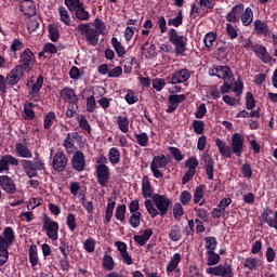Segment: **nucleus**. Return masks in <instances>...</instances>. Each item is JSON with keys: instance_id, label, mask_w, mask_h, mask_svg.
<instances>
[{"instance_id": "nucleus-13", "label": "nucleus", "mask_w": 277, "mask_h": 277, "mask_svg": "<svg viewBox=\"0 0 277 277\" xmlns=\"http://www.w3.org/2000/svg\"><path fill=\"white\" fill-rule=\"evenodd\" d=\"M63 101L69 105H79V96L75 92V89L66 87L60 92Z\"/></svg>"}, {"instance_id": "nucleus-45", "label": "nucleus", "mask_w": 277, "mask_h": 277, "mask_svg": "<svg viewBox=\"0 0 277 277\" xmlns=\"http://www.w3.org/2000/svg\"><path fill=\"white\" fill-rule=\"evenodd\" d=\"M215 40H217V34H215L214 31H210L205 35L203 44L207 49H212Z\"/></svg>"}, {"instance_id": "nucleus-42", "label": "nucleus", "mask_w": 277, "mask_h": 277, "mask_svg": "<svg viewBox=\"0 0 277 277\" xmlns=\"http://www.w3.org/2000/svg\"><path fill=\"white\" fill-rule=\"evenodd\" d=\"M28 256L31 267H36L38 265V246L31 245L28 250Z\"/></svg>"}, {"instance_id": "nucleus-1", "label": "nucleus", "mask_w": 277, "mask_h": 277, "mask_svg": "<svg viewBox=\"0 0 277 277\" xmlns=\"http://www.w3.org/2000/svg\"><path fill=\"white\" fill-rule=\"evenodd\" d=\"M36 54H34V51H31L29 48H26L23 52L19 53V64L16 66L23 69L24 72H31L36 66Z\"/></svg>"}, {"instance_id": "nucleus-56", "label": "nucleus", "mask_w": 277, "mask_h": 277, "mask_svg": "<svg viewBox=\"0 0 277 277\" xmlns=\"http://www.w3.org/2000/svg\"><path fill=\"white\" fill-rule=\"evenodd\" d=\"M185 215V210L183 209V205H181L180 202L175 203L173 206V217L174 220H177L180 222V220H182V217Z\"/></svg>"}, {"instance_id": "nucleus-4", "label": "nucleus", "mask_w": 277, "mask_h": 277, "mask_svg": "<svg viewBox=\"0 0 277 277\" xmlns=\"http://www.w3.org/2000/svg\"><path fill=\"white\" fill-rule=\"evenodd\" d=\"M151 198L161 217L168 215V211H170V206L172 205V200H170V198H168L166 195H159V194L154 195Z\"/></svg>"}, {"instance_id": "nucleus-10", "label": "nucleus", "mask_w": 277, "mask_h": 277, "mask_svg": "<svg viewBox=\"0 0 277 277\" xmlns=\"http://www.w3.org/2000/svg\"><path fill=\"white\" fill-rule=\"evenodd\" d=\"M16 239V235L14 234V228L8 226L3 229L2 236L0 235V248H10L13 246Z\"/></svg>"}, {"instance_id": "nucleus-46", "label": "nucleus", "mask_w": 277, "mask_h": 277, "mask_svg": "<svg viewBox=\"0 0 277 277\" xmlns=\"http://www.w3.org/2000/svg\"><path fill=\"white\" fill-rule=\"evenodd\" d=\"M58 14L61 23L70 27V14H68V10L65 6H58Z\"/></svg>"}, {"instance_id": "nucleus-48", "label": "nucleus", "mask_w": 277, "mask_h": 277, "mask_svg": "<svg viewBox=\"0 0 277 277\" xmlns=\"http://www.w3.org/2000/svg\"><path fill=\"white\" fill-rule=\"evenodd\" d=\"M207 265L209 267L217 265V263H220V254L215 253V251H207Z\"/></svg>"}, {"instance_id": "nucleus-6", "label": "nucleus", "mask_w": 277, "mask_h": 277, "mask_svg": "<svg viewBox=\"0 0 277 277\" xmlns=\"http://www.w3.org/2000/svg\"><path fill=\"white\" fill-rule=\"evenodd\" d=\"M192 77V71L187 68L175 70L172 74L171 78H167L168 83H171L172 85H177V83H185V81H189Z\"/></svg>"}, {"instance_id": "nucleus-58", "label": "nucleus", "mask_w": 277, "mask_h": 277, "mask_svg": "<svg viewBox=\"0 0 277 277\" xmlns=\"http://www.w3.org/2000/svg\"><path fill=\"white\" fill-rule=\"evenodd\" d=\"M10 248L9 247H0V267H3L5 263H8L10 259Z\"/></svg>"}, {"instance_id": "nucleus-14", "label": "nucleus", "mask_w": 277, "mask_h": 277, "mask_svg": "<svg viewBox=\"0 0 277 277\" xmlns=\"http://www.w3.org/2000/svg\"><path fill=\"white\" fill-rule=\"evenodd\" d=\"M71 167L76 172H83L85 170V155L81 150L74 153L71 157Z\"/></svg>"}, {"instance_id": "nucleus-20", "label": "nucleus", "mask_w": 277, "mask_h": 277, "mask_svg": "<svg viewBox=\"0 0 277 277\" xmlns=\"http://www.w3.org/2000/svg\"><path fill=\"white\" fill-rule=\"evenodd\" d=\"M0 187L6 194H16V184L14 183V180L8 175H0Z\"/></svg>"}, {"instance_id": "nucleus-39", "label": "nucleus", "mask_w": 277, "mask_h": 277, "mask_svg": "<svg viewBox=\"0 0 277 277\" xmlns=\"http://www.w3.org/2000/svg\"><path fill=\"white\" fill-rule=\"evenodd\" d=\"M206 163V174L209 181H213V172H214V166L215 162L213 161L212 157H206L205 158Z\"/></svg>"}, {"instance_id": "nucleus-23", "label": "nucleus", "mask_w": 277, "mask_h": 277, "mask_svg": "<svg viewBox=\"0 0 277 277\" xmlns=\"http://www.w3.org/2000/svg\"><path fill=\"white\" fill-rule=\"evenodd\" d=\"M272 215V210L266 208L264 209L262 213V219L269 228H275L277 230V210L274 212V219L271 216Z\"/></svg>"}, {"instance_id": "nucleus-7", "label": "nucleus", "mask_w": 277, "mask_h": 277, "mask_svg": "<svg viewBox=\"0 0 277 277\" xmlns=\"http://www.w3.org/2000/svg\"><path fill=\"white\" fill-rule=\"evenodd\" d=\"M95 172L98 185H101V187H107L110 179L109 167H107V164H97Z\"/></svg>"}, {"instance_id": "nucleus-19", "label": "nucleus", "mask_w": 277, "mask_h": 277, "mask_svg": "<svg viewBox=\"0 0 277 277\" xmlns=\"http://www.w3.org/2000/svg\"><path fill=\"white\" fill-rule=\"evenodd\" d=\"M25 70L21 69L17 65L6 75L8 85H16L21 79H23Z\"/></svg>"}, {"instance_id": "nucleus-16", "label": "nucleus", "mask_w": 277, "mask_h": 277, "mask_svg": "<svg viewBox=\"0 0 277 277\" xmlns=\"http://www.w3.org/2000/svg\"><path fill=\"white\" fill-rule=\"evenodd\" d=\"M211 77H217L219 79H223V81H230L233 79V69L226 65H216L215 72L211 74Z\"/></svg>"}, {"instance_id": "nucleus-44", "label": "nucleus", "mask_w": 277, "mask_h": 277, "mask_svg": "<svg viewBox=\"0 0 277 277\" xmlns=\"http://www.w3.org/2000/svg\"><path fill=\"white\" fill-rule=\"evenodd\" d=\"M55 120H57V115H55V111L48 113L43 119V128L45 130L51 129V127H53Z\"/></svg>"}, {"instance_id": "nucleus-33", "label": "nucleus", "mask_w": 277, "mask_h": 277, "mask_svg": "<svg viewBox=\"0 0 277 277\" xmlns=\"http://www.w3.org/2000/svg\"><path fill=\"white\" fill-rule=\"evenodd\" d=\"M115 217L116 220H118V222H121V224H127V206L126 205H119L116 208Z\"/></svg>"}, {"instance_id": "nucleus-27", "label": "nucleus", "mask_w": 277, "mask_h": 277, "mask_svg": "<svg viewBox=\"0 0 277 277\" xmlns=\"http://www.w3.org/2000/svg\"><path fill=\"white\" fill-rule=\"evenodd\" d=\"M153 185L148 175H144L142 179V196L143 198H153Z\"/></svg>"}, {"instance_id": "nucleus-2", "label": "nucleus", "mask_w": 277, "mask_h": 277, "mask_svg": "<svg viewBox=\"0 0 277 277\" xmlns=\"http://www.w3.org/2000/svg\"><path fill=\"white\" fill-rule=\"evenodd\" d=\"M168 37L170 42H172L175 47V55L185 56V53H187V43L185 42V37L180 36L179 31H176L174 28L169 29Z\"/></svg>"}, {"instance_id": "nucleus-17", "label": "nucleus", "mask_w": 277, "mask_h": 277, "mask_svg": "<svg viewBox=\"0 0 277 277\" xmlns=\"http://www.w3.org/2000/svg\"><path fill=\"white\" fill-rule=\"evenodd\" d=\"M10 166H18V158L12 155H4L0 158V174L10 172Z\"/></svg>"}, {"instance_id": "nucleus-50", "label": "nucleus", "mask_w": 277, "mask_h": 277, "mask_svg": "<svg viewBox=\"0 0 277 277\" xmlns=\"http://www.w3.org/2000/svg\"><path fill=\"white\" fill-rule=\"evenodd\" d=\"M205 241L207 252H214V250L217 248V239L213 236H209L205 238Z\"/></svg>"}, {"instance_id": "nucleus-38", "label": "nucleus", "mask_w": 277, "mask_h": 277, "mask_svg": "<svg viewBox=\"0 0 277 277\" xmlns=\"http://www.w3.org/2000/svg\"><path fill=\"white\" fill-rule=\"evenodd\" d=\"M74 18H77V21H90V12L85 10V4H82L74 12Z\"/></svg>"}, {"instance_id": "nucleus-47", "label": "nucleus", "mask_w": 277, "mask_h": 277, "mask_svg": "<svg viewBox=\"0 0 277 277\" xmlns=\"http://www.w3.org/2000/svg\"><path fill=\"white\" fill-rule=\"evenodd\" d=\"M142 222H144V219L142 217V213H131L129 217V224L132 228L140 227Z\"/></svg>"}, {"instance_id": "nucleus-9", "label": "nucleus", "mask_w": 277, "mask_h": 277, "mask_svg": "<svg viewBox=\"0 0 277 277\" xmlns=\"http://www.w3.org/2000/svg\"><path fill=\"white\" fill-rule=\"evenodd\" d=\"M243 135L240 133H234L232 135V142H230V148H232V154L236 155V157H241L243 155Z\"/></svg>"}, {"instance_id": "nucleus-22", "label": "nucleus", "mask_w": 277, "mask_h": 277, "mask_svg": "<svg viewBox=\"0 0 277 277\" xmlns=\"http://www.w3.org/2000/svg\"><path fill=\"white\" fill-rule=\"evenodd\" d=\"M19 8L25 16H36V2L34 0H23Z\"/></svg>"}, {"instance_id": "nucleus-49", "label": "nucleus", "mask_w": 277, "mask_h": 277, "mask_svg": "<svg viewBox=\"0 0 277 277\" xmlns=\"http://www.w3.org/2000/svg\"><path fill=\"white\" fill-rule=\"evenodd\" d=\"M117 124L121 133H129V117L119 116L117 119Z\"/></svg>"}, {"instance_id": "nucleus-24", "label": "nucleus", "mask_w": 277, "mask_h": 277, "mask_svg": "<svg viewBox=\"0 0 277 277\" xmlns=\"http://www.w3.org/2000/svg\"><path fill=\"white\" fill-rule=\"evenodd\" d=\"M215 145L219 148V153L222 157H225V159H230L233 157V149L226 142L222 141V138L215 140Z\"/></svg>"}, {"instance_id": "nucleus-32", "label": "nucleus", "mask_w": 277, "mask_h": 277, "mask_svg": "<svg viewBox=\"0 0 277 277\" xmlns=\"http://www.w3.org/2000/svg\"><path fill=\"white\" fill-rule=\"evenodd\" d=\"M110 42L118 57H124V55H127V50L124 49V45H122V43L118 41V38L113 37Z\"/></svg>"}, {"instance_id": "nucleus-55", "label": "nucleus", "mask_w": 277, "mask_h": 277, "mask_svg": "<svg viewBox=\"0 0 277 277\" xmlns=\"http://www.w3.org/2000/svg\"><path fill=\"white\" fill-rule=\"evenodd\" d=\"M169 27H181L183 25V11L180 10L174 18L168 21Z\"/></svg>"}, {"instance_id": "nucleus-21", "label": "nucleus", "mask_w": 277, "mask_h": 277, "mask_svg": "<svg viewBox=\"0 0 277 277\" xmlns=\"http://www.w3.org/2000/svg\"><path fill=\"white\" fill-rule=\"evenodd\" d=\"M253 31L256 34V36H272L269 25H267V23L263 22L262 19H255L253 22Z\"/></svg>"}, {"instance_id": "nucleus-40", "label": "nucleus", "mask_w": 277, "mask_h": 277, "mask_svg": "<svg viewBox=\"0 0 277 277\" xmlns=\"http://www.w3.org/2000/svg\"><path fill=\"white\" fill-rule=\"evenodd\" d=\"M76 121L78 122L79 128L82 131H85V133H89V134L92 133V127L90 126V122L83 115H78L76 117Z\"/></svg>"}, {"instance_id": "nucleus-35", "label": "nucleus", "mask_w": 277, "mask_h": 277, "mask_svg": "<svg viewBox=\"0 0 277 277\" xmlns=\"http://www.w3.org/2000/svg\"><path fill=\"white\" fill-rule=\"evenodd\" d=\"M108 161L111 163V166H118V163H120V149L117 147H111L108 150Z\"/></svg>"}, {"instance_id": "nucleus-3", "label": "nucleus", "mask_w": 277, "mask_h": 277, "mask_svg": "<svg viewBox=\"0 0 277 277\" xmlns=\"http://www.w3.org/2000/svg\"><path fill=\"white\" fill-rule=\"evenodd\" d=\"M42 228L47 232V237L52 239V241H57L60 224L53 221L48 214H43Z\"/></svg>"}, {"instance_id": "nucleus-15", "label": "nucleus", "mask_w": 277, "mask_h": 277, "mask_svg": "<svg viewBox=\"0 0 277 277\" xmlns=\"http://www.w3.org/2000/svg\"><path fill=\"white\" fill-rule=\"evenodd\" d=\"M185 101V94H173L168 97L167 114H174L175 109H179V105Z\"/></svg>"}, {"instance_id": "nucleus-5", "label": "nucleus", "mask_w": 277, "mask_h": 277, "mask_svg": "<svg viewBox=\"0 0 277 277\" xmlns=\"http://www.w3.org/2000/svg\"><path fill=\"white\" fill-rule=\"evenodd\" d=\"M24 171L28 179H34L38 176V171L44 170V162L42 160L31 161V160H22Z\"/></svg>"}, {"instance_id": "nucleus-30", "label": "nucleus", "mask_w": 277, "mask_h": 277, "mask_svg": "<svg viewBox=\"0 0 277 277\" xmlns=\"http://www.w3.org/2000/svg\"><path fill=\"white\" fill-rule=\"evenodd\" d=\"M24 47L25 45L23 44V41H21V39L18 38L13 39L11 47L9 49L10 57L16 58V52L23 51Z\"/></svg>"}, {"instance_id": "nucleus-37", "label": "nucleus", "mask_w": 277, "mask_h": 277, "mask_svg": "<svg viewBox=\"0 0 277 277\" xmlns=\"http://www.w3.org/2000/svg\"><path fill=\"white\" fill-rule=\"evenodd\" d=\"M98 32H96V29L91 28L90 31H88L84 36L85 41L88 44H91V47H96L98 44Z\"/></svg>"}, {"instance_id": "nucleus-34", "label": "nucleus", "mask_w": 277, "mask_h": 277, "mask_svg": "<svg viewBox=\"0 0 277 277\" xmlns=\"http://www.w3.org/2000/svg\"><path fill=\"white\" fill-rule=\"evenodd\" d=\"M42 85H44V77L40 75L38 76L36 82L32 84L29 91V95L37 96V94H40V90H42Z\"/></svg>"}, {"instance_id": "nucleus-25", "label": "nucleus", "mask_w": 277, "mask_h": 277, "mask_svg": "<svg viewBox=\"0 0 277 277\" xmlns=\"http://www.w3.org/2000/svg\"><path fill=\"white\" fill-rule=\"evenodd\" d=\"M254 22V11H252V8L248 6L242 10V14L240 17V23L242 27H250L252 23Z\"/></svg>"}, {"instance_id": "nucleus-51", "label": "nucleus", "mask_w": 277, "mask_h": 277, "mask_svg": "<svg viewBox=\"0 0 277 277\" xmlns=\"http://www.w3.org/2000/svg\"><path fill=\"white\" fill-rule=\"evenodd\" d=\"M236 118H261V110H252L251 113H248L246 109L240 110Z\"/></svg>"}, {"instance_id": "nucleus-11", "label": "nucleus", "mask_w": 277, "mask_h": 277, "mask_svg": "<svg viewBox=\"0 0 277 277\" xmlns=\"http://www.w3.org/2000/svg\"><path fill=\"white\" fill-rule=\"evenodd\" d=\"M68 166V158H66V155L64 151H57L52 161V167L56 172H64L66 170V167Z\"/></svg>"}, {"instance_id": "nucleus-8", "label": "nucleus", "mask_w": 277, "mask_h": 277, "mask_svg": "<svg viewBox=\"0 0 277 277\" xmlns=\"http://www.w3.org/2000/svg\"><path fill=\"white\" fill-rule=\"evenodd\" d=\"M206 273L211 275V276H221V277H226L235 274L233 273V266L228 264H220L214 267H208L206 269Z\"/></svg>"}, {"instance_id": "nucleus-53", "label": "nucleus", "mask_w": 277, "mask_h": 277, "mask_svg": "<svg viewBox=\"0 0 277 277\" xmlns=\"http://www.w3.org/2000/svg\"><path fill=\"white\" fill-rule=\"evenodd\" d=\"M135 140L138 146L146 148V146H148V142L150 138L148 137V133L142 132L141 134H135Z\"/></svg>"}, {"instance_id": "nucleus-12", "label": "nucleus", "mask_w": 277, "mask_h": 277, "mask_svg": "<svg viewBox=\"0 0 277 277\" xmlns=\"http://www.w3.org/2000/svg\"><path fill=\"white\" fill-rule=\"evenodd\" d=\"M246 5L243 3H238L234 5L230 12L225 16L227 23H239L241 21V14Z\"/></svg>"}, {"instance_id": "nucleus-61", "label": "nucleus", "mask_w": 277, "mask_h": 277, "mask_svg": "<svg viewBox=\"0 0 277 277\" xmlns=\"http://www.w3.org/2000/svg\"><path fill=\"white\" fill-rule=\"evenodd\" d=\"M66 224L70 233H75L77 228V216L74 213H69L66 219Z\"/></svg>"}, {"instance_id": "nucleus-31", "label": "nucleus", "mask_w": 277, "mask_h": 277, "mask_svg": "<svg viewBox=\"0 0 277 277\" xmlns=\"http://www.w3.org/2000/svg\"><path fill=\"white\" fill-rule=\"evenodd\" d=\"M170 163L166 155L155 156L150 162L151 168H166Z\"/></svg>"}, {"instance_id": "nucleus-60", "label": "nucleus", "mask_w": 277, "mask_h": 277, "mask_svg": "<svg viewBox=\"0 0 277 277\" xmlns=\"http://www.w3.org/2000/svg\"><path fill=\"white\" fill-rule=\"evenodd\" d=\"M145 209L147 210V212L149 213V215H151L153 219L157 217V215L159 214V210L153 206V201L150 199H147L145 202Z\"/></svg>"}, {"instance_id": "nucleus-26", "label": "nucleus", "mask_w": 277, "mask_h": 277, "mask_svg": "<svg viewBox=\"0 0 277 277\" xmlns=\"http://www.w3.org/2000/svg\"><path fill=\"white\" fill-rule=\"evenodd\" d=\"M245 269H249V272H255L258 267L263 265V261L259 258L249 256L243 261Z\"/></svg>"}, {"instance_id": "nucleus-64", "label": "nucleus", "mask_w": 277, "mask_h": 277, "mask_svg": "<svg viewBox=\"0 0 277 277\" xmlns=\"http://www.w3.org/2000/svg\"><path fill=\"white\" fill-rule=\"evenodd\" d=\"M170 155H172L173 159L176 161H183L185 159V155L179 149V147H169Z\"/></svg>"}, {"instance_id": "nucleus-41", "label": "nucleus", "mask_w": 277, "mask_h": 277, "mask_svg": "<svg viewBox=\"0 0 277 277\" xmlns=\"http://www.w3.org/2000/svg\"><path fill=\"white\" fill-rule=\"evenodd\" d=\"M179 263H181V253H174L167 265V274H172L179 267Z\"/></svg>"}, {"instance_id": "nucleus-59", "label": "nucleus", "mask_w": 277, "mask_h": 277, "mask_svg": "<svg viewBox=\"0 0 277 277\" xmlns=\"http://www.w3.org/2000/svg\"><path fill=\"white\" fill-rule=\"evenodd\" d=\"M102 265H103L104 269H106L107 272L114 271V265H115L114 258H111V255H109V254H105L103 256Z\"/></svg>"}, {"instance_id": "nucleus-57", "label": "nucleus", "mask_w": 277, "mask_h": 277, "mask_svg": "<svg viewBox=\"0 0 277 277\" xmlns=\"http://www.w3.org/2000/svg\"><path fill=\"white\" fill-rule=\"evenodd\" d=\"M202 198H205V185L200 184L195 188V192H194L195 205H198Z\"/></svg>"}, {"instance_id": "nucleus-18", "label": "nucleus", "mask_w": 277, "mask_h": 277, "mask_svg": "<svg viewBox=\"0 0 277 277\" xmlns=\"http://www.w3.org/2000/svg\"><path fill=\"white\" fill-rule=\"evenodd\" d=\"M253 53L261 60V62H263V64H272V55L267 52L265 45L255 44L253 47Z\"/></svg>"}, {"instance_id": "nucleus-43", "label": "nucleus", "mask_w": 277, "mask_h": 277, "mask_svg": "<svg viewBox=\"0 0 277 277\" xmlns=\"http://www.w3.org/2000/svg\"><path fill=\"white\" fill-rule=\"evenodd\" d=\"M48 32H49V38L52 42H57L60 40V27L55 24H50L48 26Z\"/></svg>"}, {"instance_id": "nucleus-36", "label": "nucleus", "mask_w": 277, "mask_h": 277, "mask_svg": "<svg viewBox=\"0 0 277 277\" xmlns=\"http://www.w3.org/2000/svg\"><path fill=\"white\" fill-rule=\"evenodd\" d=\"M148 47V48H146ZM141 51H142V55H144V57L146 60H150V57H153V55H155V51H156V47L155 44H150V42L146 41L142 48H141Z\"/></svg>"}, {"instance_id": "nucleus-63", "label": "nucleus", "mask_w": 277, "mask_h": 277, "mask_svg": "<svg viewBox=\"0 0 277 277\" xmlns=\"http://www.w3.org/2000/svg\"><path fill=\"white\" fill-rule=\"evenodd\" d=\"M151 85L156 92H161L166 88V79L155 78L151 80Z\"/></svg>"}, {"instance_id": "nucleus-52", "label": "nucleus", "mask_w": 277, "mask_h": 277, "mask_svg": "<svg viewBox=\"0 0 277 277\" xmlns=\"http://www.w3.org/2000/svg\"><path fill=\"white\" fill-rule=\"evenodd\" d=\"M94 27H95L96 34H98L100 36H105V31H107V26L105 25V22L103 19L98 17L95 18Z\"/></svg>"}, {"instance_id": "nucleus-62", "label": "nucleus", "mask_w": 277, "mask_h": 277, "mask_svg": "<svg viewBox=\"0 0 277 277\" xmlns=\"http://www.w3.org/2000/svg\"><path fill=\"white\" fill-rule=\"evenodd\" d=\"M192 127L197 135H202L205 133V121L194 120Z\"/></svg>"}, {"instance_id": "nucleus-28", "label": "nucleus", "mask_w": 277, "mask_h": 277, "mask_svg": "<svg viewBox=\"0 0 277 277\" xmlns=\"http://www.w3.org/2000/svg\"><path fill=\"white\" fill-rule=\"evenodd\" d=\"M15 151L18 155V157H22L23 159H31V157H34L31 150H29V147H27L23 143L15 144Z\"/></svg>"}, {"instance_id": "nucleus-54", "label": "nucleus", "mask_w": 277, "mask_h": 277, "mask_svg": "<svg viewBox=\"0 0 277 277\" xmlns=\"http://www.w3.org/2000/svg\"><path fill=\"white\" fill-rule=\"evenodd\" d=\"M65 5L69 12H75L83 5V2L81 0H65Z\"/></svg>"}, {"instance_id": "nucleus-29", "label": "nucleus", "mask_w": 277, "mask_h": 277, "mask_svg": "<svg viewBox=\"0 0 277 277\" xmlns=\"http://www.w3.org/2000/svg\"><path fill=\"white\" fill-rule=\"evenodd\" d=\"M170 241H181L183 238V232L181 230V225H172L168 235Z\"/></svg>"}]
</instances>
